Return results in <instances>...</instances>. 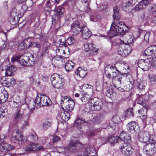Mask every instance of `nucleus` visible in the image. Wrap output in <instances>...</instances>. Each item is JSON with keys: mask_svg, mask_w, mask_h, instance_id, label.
I'll return each mask as SVG.
<instances>
[{"mask_svg": "<svg viewBox=\"0 0 156 156\" xmlns=\"http://www.w3.org/2000/svg\"><path fill=\"white\" fill-rule=\"evenodd\" d=\"M59 115L61 119L64 121L68 120L70 118V113L67 112H65L62 111L60 112Z\"/></svg>", "mask_w": 156, "mask_h": 156, "instance_id": "7c9ffc66", "label": "nucleus"}, {"mask_svg": "<svg viewBox=\"0 0 156 156\" xmlns=\"http://www.w3.org/2000/svg\"><path fill=\"white\" fill-rule=\"evenodd\" d=\"M39 39L40 41L43 42H46L47 40L46 36L44 35H41L40 36Z\"/></svg>", "mask_w": 156, "mask_h": 156, "instance_id": "338daca9", "label": "nucleus"}, {"mask_svg": "<svg viewBox=\"0 0 156 156\" xmlns=\"http://www.w3.org/2000/svg\"><path fill=\"white\" fill-rule=\"evenodd\" d=\"M154 144L150 143L146 145L143 148L144 152L147 154L150 155L154 153L156 151Z\"/></svg>", "mask_w": 156, "mask_h": 156, "instance_id": "9b49d317", "label": "nucleus"}, {"mask_svg": "<svg viewBox=\"0 0 156 156\" xmlns=\"http://www.w3.org/2000/svg\"><path fill=\"white\" fill-rule=\"evenodd\" d=\"M29 46L32 47H36L39 48L40 47V44L37 42H30Z\"/></svg>", "mask_w": 156, "mask_h": 156, "instance_id": "3c124183", "label": "nucleus"}, {"mask_svg": "<svg viewBox=\"0 0 156 156\" xmlns=\"http://www.w3.org/2000/svg\"><path fill=\"white\" fill-rule=\"evenodd\" d=\"M148 17V14L147 13L145 12H141L138 16V21L141 23L144 21L147 22Z\"/></svg>", "mask_w": 156, "mask_h": 156, "instance_id": "cd10ccee", "label": "nucleus"}, {"mask_svg": "<svg viewBox=\"0 0 156 156\" xmlns=\"http://www.w3.org/2000/svg\"><path fill=\"white\" fill-rule=\"evenodd\" d=\"M8 77H6L5 76H3L1 78V81L2 83L8 85Z\"/></svg>", "mask_w": 156, "mask_h": 156, "instance_id": "864d4df0", "label": "nucleus"}, {"mask_svg": "<svg viewBox=\"0 0 156 156\" xmlns=\"http://www.w3.org/2000/svg\"><path fill=\"white\" fill-rule=\"evenodd\" d=\"M148 4V1L147 0H142L138 4L136 5L135 9L137 11L142 10L145 9Z\"/></svg>", "mask_w": 156, "mask_h": 156, "instance_id": "393cba45", "label": "nucleus"}, {"mask_svg": "<svg viewBox=\"0 0 156 156\" xmlns=\"http://www.w3.org/2000/svg\"><path fill=\"white\" fill-rule=\"evenodd\" d=\"M114 13L113 16L114 22L111 27V33H113V36L119 35L121 36L125 35V37L126 38V35L130 33H126V26L123 22L118 21L120 18L119 9L118 8L115 7L113 9Z\"/></svg>", "mask_w": 156, "mask_h": 156, "instance_id": "f257e3e1", "label": "nucleus"}, {"mask_svg": "<svg viewBox=\"0 0 156 156\" xmlns=\"http://www.w3.org/2000/svg\"><path fill=\"white\" fill-rule=\"evenodd\" d=\"M85 123L83 120L80 119H78L75 122V126L78 128L80 132H81L82 131V128L83 127L84 123Z\"/></svg>", "mask_w": 156, "mask_h": 156, "instance_id": "c85d7f7f", "label": "nucleus"}, {"mask_svg": "<svg viewBox=\"0 0 156 156\" xmlns=\"http://www.w3.org/2000/svg\"><path fill=\"white\" fill-rule=\"evenodd\" d=\"M120 140V136H112L109 139V141L110 142H113L115 143H116L118 142Z\"/></svg>", "mask_w": 156, "mask_h": 156, "instance_id": "a18cd8bd", "label": "nucleus"}, {"mask_svg": "<svg viewBox=\"0 0 156 156\" xmlns=\"http://www.w3.org/2000/svg\"><path fill=\"white\" fill-rule=\"evenodd\" d=\"M126 115L128 117H133V109L129 108L126 112Z\"/></svg>", "mask_w": 156, "mask_h": 156, "instance_id": "de8ad7c7", "label": "nucleus"}, {"mask_svg": "<svg viewBox=\"0 0 156 156\" xmlns=\"http://www.w3.org/2000/svg\"><path fill=\"white\" fill-rule=\"evenodd\" d=\"M137 103L141 105L143 107H146V103L143 100L142 97H140L139 98L137 101Z\"/></svg>", "mask_w": 156, "mask_h": 156, "instance_id": "603ef678", "label": "nucleus"}, {"mask_svg": "<svg viewBox=\"0 0 156 156\" xmlns=\"http://www.w3.org/2000/svg\"><path fill=\"white\" fill-rule=\"evenodd\" d=\"M79 144V141L76 140V138H74L73 140H71L68 149L69 151L71 152H75L77 151L78 150L76 147V145Z\"/></svg>", "mask_w": 156, "mask_h": 156, "instance_id": "aec40b11", "label": "nucleus"}, {"mask_svg": "<svg viewBox=\"0 0 156 156\" xmlns=\"http://www.w3.org/2000/svg\"><path fill=\"white\" fill-rule=\"evenodd\" d=\"M14 73L11 70V69L8 68L5 71V75L6 76H12Z\"/></svg>", "mask_w": 156, "mask_h": 156, "instance_id": "5fc2aeb1", "label": "nucleus"}, {"mask_svg": "<svg viewBox=\"0 0 156 156\" xmlns=\"http://www.w3.org/2000/svg\"><path fill=\"white\" fill-rule=\"evenodd\" d=\"M152 12L153 14H156V5H153L151 8Z\"/></svg>", "mask_w": 156, "mask_h": 156, "instance_id": "774afa93", "label": "nucleus"}, {"mask_svg": "<svg viewBox=\"0 0 156 156\" xmlns=\"http://www.w3.org/2000/svg\"><path fill=\"white\" fill-rule=\"evenodd\" d=\"M71 30L73 36L77 35L80 32L82 29L78 21H75L71 25Z\"/></svg>", "mask_w": 156, "mask_h": 156, "instance_id": "4468645a", "label": "nucleus"}, {"mask_svg": "<svg viewBox=\"0 0 156 156\" xmlns=\"http://www.w3.org/2000/svg\"><path fill=\"white\" fill-rule=\"evenodd\" d=\"M74 63L71 60L67 61L65 65V68L67 72L71 71L74 66Z\"/></svg>", "mask_w": 156, "mask_h": 156, "instance_id": "473e14b6", "label": "nucleus"}, {"mask_svg": "<svg viewBox=\"0 0 156 156\" xmlns=\"http://www.w3.org/2000/svg\"><path fill=\"white\" fill-rule=\"evenodd\" d=\"M27 46L26 43L24 42H22L20 43L18 47V49L19 50L21 51L24 49Z\"/></svg>", "mask_w": 156, "mask_h": 156, "instance_id": "49530a36", "label": "nucleus"}, {"mask_svg": "<svg viewBox=\"0 0 156 156\" xmlns=\"http://www.w3.org/2000/svg\"><path fill=\"white\" fill-rule=\"evenodd\" d=\"M121 151L122 153L126 156H129L132 153V148L129 144H124L121 147Z\"/></svg>", "mask_w": 156, "mask_h": 156, "instance_id": "2eb2a0df", "label": "nucleus"}, {"mask_svg": "<svg viewBox=\"0 0 156 156\" xmlns=\"http://www.w3.org/2000/svg\"><path fill=\"white\" fill-rule=\"evenodd\" d=\"M64 11L63 8H59L57 9L55 12V15L59 16V18L62 17L63 16V13Z\"/></svg>", "mask_w": 156, "mask_h": 156, "instance_id": "79ce46f5", "label": "nucleus"}, {"mask_svg": "<svg viewBox=\"0 0 156 156\" xmlns=\"http://www.w3.org/2000/svg\"><path fill=\"white\" fill-rule=\"evenodd\" d=\"M81 31L82 37L84 39H87L91 35V32L86 27L82 28Z\"/></svg>", "mask_w": 156, "mask_h": 156, "instance_id": "a878e982", "label": "nucleus"}, {"mask_svg": "<svg viewBox=\"0 0 156 156\" xmlns=\"http://www.w3.org/2000/svg\"><path fill=\"white\" fill-rule=\"evenodd\" d=\"M125 41H122L121 40L117 39L115 40L114 43L117 45H119L121 46L122 44H125Z\"/></svg>", "mask_w": 156, "mask_h": 156, "instance_id": "09e8293b", "label": "nucleus"}, {"mask_svg": "<svg viewBox=\"0 0 156 156\" xmlns=\"http://www.w3.org/2000/svg\"><path fill=\"white\" fill-rule=\"evenodd\" d=\"M53 143H55L59 141L60 140V137L55 135L53 136Z\"/></svg>", "mask_w": 156, "mask_h": 156, "instance_id": "e2e57ef3", "label": "nucleus"}, {"mask_svg": "<svg viewBox=\"0 0 156 156\" xmlns=\"http://www.w3.org/2000/svg\"><path fill=\"white\" fill-rule=\"evenodd\" d=\"M113 86L116 88L117 89L121 91H124V89L123 88H122L121 87L120 85H115V83H113Z\"/></svg>", "mask_w": 156, "mask_h": 156, "instance_id": "052dcab7", "label": "nucleus"}, {"mask_svg": "<svg viewBox=\"0 0 156 156\" xmlns=\"http://www.w3.org/2000/svg\"><path fill=\"white\" fill-rule=\"evenodd\" d=\"M60 104L64 111L68 113L73 110L75 105V103L73 99L66 96L62 98Z\"/></svg>", "mask_w": 156, "mask_h": 156, "instance_id": "7ed1b4c3", "label": "nucleus"}, {"mask_svg": "<svg viewBox=\"0 0 156 156\" xmlns=\"http://www.w3.org/2000/svg\"><path fill=\"white\" fill-rule=\"evenodd\" d=\"M51 84L55 88H58L62 85V79L57 73L53 74L51 76Z\"/></svg>", "mask_w": 156, "mask_h": 156, "instance_id": "1a4fd4ad", "label": "nucleus"}, {"mask_svg": "<svg viewBox=\"0 0 156 156\" xmlns=\"http://www.w3.org/2000/svg\"><path fill=\"white\" fill-rule=\"evenodd\" d=\"M81 93L83 95V97H81V100L82 101L86 102L88 101L89 99L90 96L87 94V93L84 92L83 91H80Z\"/></svg>", "mask_w": 156, "mask_h": 156, "instance_id": "e433bc0d", "label": "nucleus"}, {"mask_svg": "<svg viewBox=\"0 0 156 156\" xmlns=\"http://www.w3.org/2000/svg\"><path fill=\"white\" fill-rule=\"evenodd\" d=\"M35 101V103L39 106H45L49 104L50 100L48 97L44 94H38L36 97Z\"/></svg>", "mask_w": 156, "mask_h": 156, "instance_id": "0eeeda50", "label": "nucleus"}, {"mask_svg": "<svg viewBox=\"0 0 156 156\" xmlns=\"http://www.w3.org/2000/svg\"><path fill=\"white\" fill-rule=\"evenodd\" d=\"M44 148L41 146L37 144H31L27 145L25 149L28 151H34L43 150Z\"/></svg>", "mask_w": 156, "mask_h": 156, "instance_id": "a211bd4d", "label": "nucleus"}, {"mask_svg": "<svg viewBox=\"0 0 156 156\" xmlns=\"http://www.w3.org/2000/svg\"><path fill=\"white\" fill-rule=\"evenodd\" d=\"M13 105L14 106V108H20L19 106L21 105V102L19 101H13Z\"/></svg>", "mask_w": 156, "mask_h": 156, "instance_id": "13d9d810", "label": "nucleus"}, {"mask_svg": "<svg viewBox=\"0 0 156 156\" xmlns=\"http://www.w3.org/2000/svg\"><path fill=\"white\" fill-rule=\"evenodd\" d=\"M146 84L145 81L139 80H138L137 82L136 86L139 90L142 91L144 90Z\"/></svg>", "mask_w": 156, "mask_h": 156, "instance_id": "72a5a7b5", "label": "nucleus"}, {"mask_svg": "<svg viewBox=\"0 0 156 156\" xmlns=\"http://www.w3.org/2000/svg\"><path fill=\"white\" fill-rule=\"evenodd\" d=\"M14 119L16 122H18L22 120L23 117V113L21 110L20 108H14Z\"/></svg>", "mask_w": 156, "mask_h": 156, "instance_id": "f3484780", "label": "nucleus"}, {"mask_svg": "<svg viewBox=\"0 0 156 156\" xmlns=\"http://www.w3.org/2000/svg\"><path fill=\"white\" fill-rule=\"evenodd\" d=\"M83 47L84 50L87 52L89 55H96L98 53V49L96 48L95 45L92 43L85 44Z\"/></svg>", "mask_w": 156, "mask_h": 156, "instance_id": "6e6552de", "label": "nucleus"}, {"mask_svg": "<svg viewBox=\"0 0 156 156\" xmlns=\"http://www.w3.org/2000/svg\"><path fill=\"white\" fill-rule=\"evenodd\" d=\"M32 58L33 55H30V57L29 56H27L26 55H24L23 58L21 60H20V64L28 66H33L34 64V62L32 59H30V58Z\"/></svg>", "mask_w": 156, "mask_h": 156, "instance_id": "9d476101", "label": "nucleus"}, {"mask_svg": "<svg viewBox=\"0 0 156 156\" xmlns=\"http://www.w3.org/2000/svg\"><path fill=\"white\" fill-rule=\"evenodd\" d=\"M138 112L140 114V116L141 117L143 122H144V120L147 118V109L146 107H143L142 109L139 111Z\"/></svg>", "mask_w": 156, "mask_h": 156, "instance_id": "c756f323", "label": "nucleus"}, {"mask_svg": "<svg viewBox=\"0 0 156 156\" xmlns=\"http://www.w3.org/2000/svg\"><path fill=\"white\" fill-rule=\"evenodd\" d=\"M120 140L124 142L125 144H129L131 141V137L130 135L127 133L121 132L120 135Z\"/></svg>", "mask_w": 156, "mask_h": 156, "instance_id": "5701e85b", "label": "nucleus"}, {"mask_svg": "<svg viewBox=\"0 0 156 156\" xmlns=\"http://www.w3.org/2000/svg\"><path fill=\"white\" fill-rule=\"evenodd\" d=\"M149 59L151 66H152L153 68L156 69V57H153L152 58Z\"/></svg>", "mask_w": 156, "mask_h": 156, "instance_id": "a19ab883", "label": "nucleus"}, {"mask_svg": "<svg viewBox=\"0 0 156 156\" xmlns=\"http://www.w3.org/2000/svg\"><path fill=\"white\" fill-rule=\"evenodd\" d=\"M125 75L126 76V75L125 73L122 74H119L117 76V80H113V83H115V85H119L121 84V80L122 79V77L124 76Z\"/></svg>", "mask_w": 156, "mask_h": 156, "instance_id": "f704fd0d", "label": "nucleus"}, {"mask_svg": "<svg viewBox=\"0 0 156 156\" xmlns=\"http://www.w3.org/2000/svg\"><path fill=\"white\" fill-rule=\"evenodd\" d=\"M106 95L108 97L110 98L111 97L113 93V90L112 89H108L106 92Z\"/></svg>", "mask_w": 156, "mask_h": 156, "instance_id": "680f3d73", "label": "nucleus"}, {"mask_svg": "<svg viewBox=\"0 0 156 156\" xmlns=\"http://www.w3.org/2000/svg\"><path fill=\"white\" fill-rule=\"evenodd\" d=\"M149 81L151 85L154 84L156 82V75L155 74H151L148 76Z\"/></svg>", "mask_w": 156, "mask_h": 156, "instance_id": "58836bf2", "label": "nucleus"}, {"mask_svg": "<svg viewBox=\"0 0 156 156\" xmlns=\"http://www.w3.org/2000/svg\"><path fill=\"white\" fill-rule=\"evenodd\" d=\"M93 149V148H92L91 147H87L86 148L85 150V153L84 154V153H82L81 154H87L88 155L91 152V151L92 149Z\"/></svg>", "mask_w": 156, "mask_h": 156, "instance_id": "bf43d9fd", "label": "nucleus"}, {"mask_svg": "<svg viewBox=\"0 0 156 156\" xmlns=\"http://www.w3.org/2000/svg\"><path fill=\"white\" fill-rule=\"evenodd\" d=\"M8 85L11 86L15 84V80L13 78L8 77Z\"/></svg>", "mask_w": 156, "mask_h": 156, "instance_id": "8fccbe9b", "label": "nucleus"}, {"mask_svg": "<svg viewBox=\"0 0 156 156\" xmlns=\"http://www.w3.org/2000/svg\"><path fill=\"white\" fill-rule=\"evenodd\" d=\"M23 136L18 129H16L13 131L11 140L13 143H16V141H21L23 140Z\"/></svg>", "mask_w": 156, "mask_h": 156, "instance_id": "ddd939ff", "label": "nucleus"}, {"mask_svg": "<svg viewBox=\"0 0 156 156\" xmlns=\"http://www.w3.org/2000/svg\"><path fill=\"white\" fill-rule=\"evenodd\" d=\"M116 71H117L118 73L119 72V71L116 68L113 66H111L108 70H105V73L108 77L114 78L117 76Z\"/></svg>", "mask_w": 156, "mask_h": 156, "instance_id": "dca6fc26", "label": "nucleus"}, {"mask_svg": "<svg viewBox=\"0 0 156 156\" xmlns=\"http://www.w3.org/2000/svg\"><path fill=\"white\" fill-rule=\"evenodd\" d=\"M14 148V147L8 144L5 142L0 141V151L2 152H5L11 150Z\"/></svg>", "mask_w": 156, "mask_h": 156, "instance_id": "412c9836", "label": "nucleus"}, {"mask_svg": "<svg viewBox=\"0 0 156 156\" xmlns=\"http://www.w3.org/2000/svg\"><path fill=\"white\" fill-rule=\"evenodd\" d=\"M54 4V3L53 2L48 0L46 3V5L49 8H51Z\"/></svg>", "mask_w": 156, "mask_h": 156, "instance_id": "69168bd1", "label": "nucleus"}, {"mask_svg": "<svg viewBox=\"0 0 156 156\" xmlns=\"http://www.w3.org/2000/svg\"><path fill=\"white\" fill-rule=\"evenodd\" d=\"M79 156H97L96 154V152L94 149H92L91 150V152L88 155L79 154Z\"/></svg>", "mask_w": 156, "mask_h": 156, "instance_id": "c03bdc74", "label": "nucleus"}, {"mask_svg": "<svg viewBox=\"0 0 156 156\" xmlns=\"http://www.w3.org/2000/svg\"><path fill=\"white\" fill-rule=\"evenodd\" d=\"M90 108L91 110L98 111L101 109L103 105L101 100L97 98H94L89 101Z\"/></svg>", "mask_w": 156, "mask_h": 156, "instance_id": "423d86ee", "label": "nucleus"}, {"mask_svg": "<svg viewBox=\"0 0 156 156\" xmlns=\"http://www.w3.org/2000/svg\"><path fill=\"white\" fill-rule=\"evenodd\" d=\"M126 40L125 41V44L121 45L122 47L123 48L125 56H127L132 51V47L127 44H131L133 42L134 37L132 33L127 34L126 35Z\"/></svg>", "mask_w": 156, "mask_h": 156, "instance_id": "20e7f679", "label": "nucleus"}, {"mask_svg": "<svg viewBox=\"0 0 156 156\" xmlns=\"http://www.w3.org/2000/svg\"><path fill=\"white\" fill-rule=\"evenodd\" d=\"M0 103L5 102L8 100V95L3 92H0Z\"/></svg>", "mask_w": 156, "mask_h": 156, "instance_id": "4c0bfd02", "label": "nucleus"}, {"mask_svg": "<svg viewBox=\"0 0 156 156\" xmlns=\"http://www.w3.org/2000/svg\"><path fill=\"white\" fill-rule=\"evenodd\" d=\"M74 41L73 38L72 37H69L65 40L63 36H58L55 40V44L56 46L70 45L74 42Z\"/></svg>", "mask_w": 156, "mask_h": 156, "instance_id": "39448f33", "label": "nucleus"}, {"mask_svg": "<svg viewBox=\"0 0 156 156\" xmlns=\"http://www.w3.org/2000/svg\"><path fill=\"white\" fill-rule=\"evenodd\" d=\"M63 61L62 58L60 55H57L55 56L52 59V62L53 64L55 63L56 65V66H57L58 67H61L63 65V63L65 62V60L66 59H65L64 58H63Z\"/></svg>", "mask_w": 156, "mask_h": 156, "instance_id": "6ab92c4d", "label": "nucleus"}, {"mask_svg": "<svg viewBox=\"0 0 156 156\" xmlns=\"http://www.w3.org/2000/svg\"><path fill=\"white\" fill-rule=\"evenodd\" d=\"M138 140L140 142L144 143L148 142L153 143H156V135L151 134L149 131H144L139 134Z\"/></svg>", "mask_w": 156, "mask_h": 156, "instance_id": "f03ea898", "label": "nucleus"}, {"mask_svg": "<svg viewBox=\"0 0 156 156\" xmlns=\"http://www.w3.org/2000/svg\"><path fill=\"white\" fill-rule=\"evenodd\" d=\"M137 65L139 67L145 71L149 69L151 66L148 58L145 60L141 59L138 61Z\"/></svg>", "mask_w": 156, "mask_h": 156, "instance_id": "f8f14e48", "label": "nucleus"}, {"mask_svg": "<svg viewBox=\"0 0 156 156\" xmlns=\"http://www.w3.org/2000/svg\"><path fill=\"white\" fill-rule=\"evenodd\" d=\"M128 129L130 132H134L138 129L137 123L134 122H129L127 125Z\"/></svg>", "mask_w": 156, "mask_h": 156, "instance_id": "bb28decb", "label": "nucleus"}, {"mask_svg": "<svg viewBox=\"0 0 156 156\" xmlns=\"http://www.w3.org/2000/svg\"><path fill=\"white\" fill-rule=\"evenodd\" d=\"M30 138H31V140L36 141L38 139V137L36 134L34 133V134H31L30 136Z\"/></svg>", "mask_w": 156, "mask_h": 156, "instance_id": "0e129e2a", "label": "nucleus"}, {"mask_svg": "<svg viewBox=\"0 0 156 156\" xmlns=\"http://www.w3.org/2000/svg\"><path fill=\"white\" fill-rule=\"evenodd\" d=\"M51 119H48L45 121L43 124V128L44 130L48 129L51 126Z\"/></svg>", "mask_w": 156, "mask_h": 156, "instance_id": "ea45409f", "label": "nucleus"}, {"mask_svg": "<svg viewBox=\"0 0 156 156\" xmlns=\"http://www.w3.org/2000/svg\"><path fill=\"white\" fill-rule=\"evenodd\" d=\"M58 46L57 49L56 50V53L57 55H61V53H62L63 56H62L64 58H65V59H67L68 57L66 56L65 55L66 54L65 50L62 49V47L63 46L58 45L57 46Z\"/></svg>", "mask_w": 156, "mask_h": 156, "instance_id": "2f4dec72", "label": "nucleus"}, {"mask_svg": "<svg viewBox=\"0 0 156 156\" xmlns=\"http://www.w3.org/2000/svg\"><path fill=\"white\" fill-rule=\"evenodd\" d=\"M87 73V70L84 67H79L76 70L75 74L80 77L84 78L86 75Z\"/></svg>", "mask_w": 156, "mask_h": 156, "instance_id": "b1692460", "label": "nucleus"}, {"mask_svg": "<svg viewBox=\"0 0 156 156\" xmlns=\"http://www.w3.org/2000/svg\"><path fill=\"white\" fill-rule=\"evenodd\" d=\"M118 54L120 55H122L123 56H124V49L122 46L119 47L118 50Z\"/></svg>", "mask_w": 156, "mask_h": 156, "instance_id": "6e6d98bb", "label": "nucleus"}, {"mask_svg": "<svg viewBox=\"0 0 156 156\" xmlns=\"http://www.w3.org/2000/svg\"><path fill=\"white\" fill-rule=\"evenodd\" d=\"M144 54L146 56H152L156 55V46L153 45L148 47L144 51Z\"/></svg>", "mask_w": 156, "mask_h": 156, "instance_id": "4be33fe9", "label": "nucleus"}, {"mask_svg": "<svg viewBox=\"0 0 156 156\" xmlns=\"http://www.w3.org/2000/svg\"><path fill=\"white\" fill-rule=\"evenodd\" d=\"M112 121L114 124H118L120 122L121 120L119 116L115 115L112 118Z\"/></svg>", "mask_w": 156, "mask_h": 156, "instance_id": "37998d69", "label": "nucleus"}, {"mask_svg": "<svg viewBox=\"0 0 156 156\" xmlns=\"http://www.w3.org/2000/svg\"><path fill=\"white\" fill-rule=\"evenodd\" d=\"M83 87L84 88H86L87 89V91L90 95L92 94L93 92V88L91 85L86 84L83 85Z\"/></svg>", "mask_w": 156, "mask_h": 156, "instance_id": "c9c22d12", "label": "nucleus"}, {"mask_svg": "<svg viewBox=\"0 0 156 156\" xmlns=\"http://www.w3.org/2000/svg\"><path fill=\"white\" fill-rule=\"evenodd\" d=\"M122 7L123 10L126 12L128 11L129 9V6L126 3H124L122 4Z\"/></svg>", "mask_w": 156, "mask_h": 156, "instance_id": "4d7b16f0", "label": "nucleus"}]
</instances>
